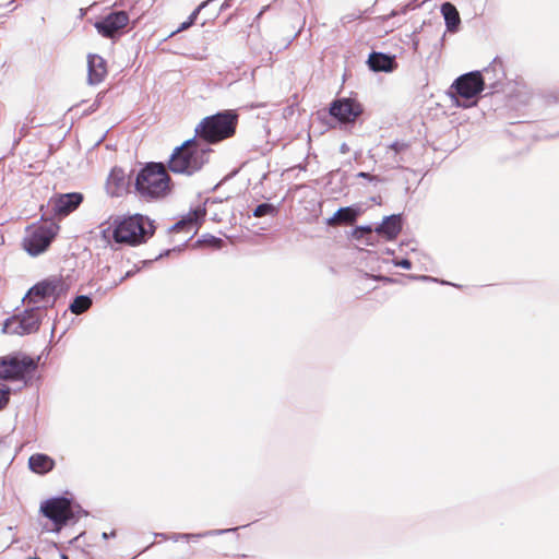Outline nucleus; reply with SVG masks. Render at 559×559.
Wrapping results in <instances>:
<instances>
[{"mask_svg":"<svg viewBox=\"0 0 559 559\" xmlns=\"http://www.w3.org/2000/svg\"><path fill=\"white\" fill-rule=\"evenodd\" d=\"M28 467L33 473L44 475L55 467V461L47 454L35 453L28 459Z\"/></svg>","mask_w":559,"mask_h":559,"instance_id":"6ab92c4d","label":"nucleus"},{"mask_svg":"<svg viewBox=\"0 0 559 559\" xmlns=\"http://www.w3.org/2000/svg\"><path fill=\"white\" fill-rule=\"evenodd\" d=\"M37 368V361L28 356H5L0 358V379L22 381Z\"/></svg>","mask_w":559,"mask_h":559,"instance_id":"9d476101","label":"nucleus"},{"mask_svg":"<svg viewBox=\"0 0 559 559\" xmlns=\"http://www.w3.org/2000/svg\"><path fill=\"white\" fill-rule=\"evenodd\" d=\"M134 191L143 201H159L171 193V179L163 163L145 164L135 175Z\"/></svg>","mask_w":559,"mask_h":559,"instance_id":"f257e3e1","label":"nucleus"},{"mask_svg":"<svg viewBox=\"0 0 559 559\" xmlns=\"http://www.w3.org/2000/svg\"><path fill=\"white\" fill-rule=\"evenodd\" d=\"M28 559H40V558H38V557H31V558H28Z\"/></svg>","mask_w":559,"mask_h":559,"instance_id":"37998d69","label":"nucleus"},{"mask_svg":"<svg viewBox=\"0 0 559 559\" xmlns=\"http://www.w3.org/2000/svg\"><path fill=\"white\" fill-rule=\"evenodd\" d=\"M361 112V105L352 98L334 100L330 107V115L341 122H353Z\"/></svg>","mask_w":559,"mask_h":559,"instance_id":"f8f14e48","label":"nucleus"},{"mask_svg":"<svg viewBox=\"0 0 559 559\" xmlns=\"http://www.w3.org/2000/svg\"><path fill=\"white\" fill-rule=\"evenodd\" d=\"M189 27H190V25L185 21V22H182V23L180 24V26H179L176 31H174V32L170 34V36H174V35H176V34H178V33H180V32H182V31H186V29H188Z\"/></svg>","mask_w":559,"mask_h":559,"instance_id":"f704fd0d","label":"nucleus"},{"mask_svg":"<svg viewBox=\"0 0 559 559\" xmlns=\"http://www.w3.org/2000/svg\"><path fill=\"white\" fill-rule=\"evenodd\" d=\"M83 199V194L80 192L57 194L50 199L49 205L53 214L67 216L81 205Z\"/></svg>","mask_w":559,"mask_h":559,"instance_id":"4468645a","label":"nucleus"},{"mask_svg":"<svg viewBox=\"0 0 559 559\" xmlns=\"http://www.w3.org/2000/svg\"><path fill=\"white\" fill-rule=\"evenodd\" d=\"M169 250H166L164 253H160L158 258H163L169 254Z\"/></svg>","mask_w":559,"mask_h":559,"instance_id":"ea45409f","label":"nucleus"},{"mask_svg":"<svg viewBox=\"0 0 559 559\" xmlns=\"http://www.w3.org/2000/svg\"><path fill=\"white\" fill-rule=\"evenodd\" d=\"M92 306L91 297L86 295L78 296L70 305L69 309L74 314H82L87 311Z\"/></svg>","mask_w":559,"mask_h":559,"instance_id":"393cba45","label":"nucleus"},{"mask_svg":"<svg viewBox=\"0 0 559 559\" xmlns=\"http://www.w3.org/2000/svg\"><path fill=\"white\" fill-rule=\"evenodd\" d=\"M372 231V228L370 226H359L355 230V235L357 237L362 236L364 234H370Z\"/></svg>","mask_w":559,"mask_h":559,"instance_id":"2f4dec72","label":"nucleus"},{"mask_svg":"<svg viewBox=\"0 0 559 559\" xmlns=\"http://www.w3.org/2000/svg\"><path fill=\"white\" fill-rule=\"evenodd\" d=\"M238 116L231 110L218 112L213 116L205 117L195 127V139H200L205 147L211 144L221 142L235 134Z\"/></svg>","mask_w":559,"mask_h":559,"instance_id":"20e7f679","label":"nucleus"},{"mask_svg":"<svg viewBox=\"0 0 559 559\" xmlns=\"http://www.w3.org/2000/svg\"><path fill=\"white\" fill-rule=\"evenodd\" d=\"M212 150L200 139H189L177 146L168 160V169L174 174L192 176L209 163Z\"/></svg>","mask_w":559,"mask_h":559,"instance_id":"f03ea898","label":"nucleus"},{"mask_svg":"<svg viewBox=\"0 0 559 559\" xmlns=\"http://www.w3.org/2000/svg\"><path fill=\"white\" fill-rule=\"evenodd\" d=\"M485 88L486 79L483 78L481 72L472 71L455 79L450 86L449 94L456 107L468 108L476 105L475 100H469Z\"/></svg>","mask_w":559,"mask_h":559,"instance_id":"423d86ee","label":"nucleus"},{"mask_svg":"<svg viewBox=\"0 0 559 559\" xmlns=\"http://www.w3.org/2000/svg\"><path fill=\"white\" fill-rule=\"evenodd\" d=\"M130 183L122 168L114 167L107 178L106 190L111 197L121 195Z\"/></svg>","mask_w":559,"mask_h":559,"instance_id":"2eb2a0df","label":"nucleus"},{"mask_svg":"<svg viewBox=\"0 0 559 559\" xmlns=\"http://www.w3.org/2000/svg\"><path fill=\"white\" fill-rule=\"evenodd\" d=\"M45 316L43 306H26L24 311L4 321L2 332L19 336L35 333L38 331Z\"/></svg>","mask_w":559,"mask_h":559,"instance_id":"6e6552de","label":"nucleus"},{"mask_svg":"<svg viewBox=\"0 0 559 559\" xmlns=\"http://www.w3.org/2000/svg\"><path fill=\"white\" fill-rule=\"evenodd\" d=\"M156 536H160V537H163V538H166V535H165V534H163V533L156 534Z\"/></svg>","mask_w":559,"mask_h":559,"instance_id":"a19ab883","label":"nucleus"},{"mask_svg":"<svg viewBox=\"0 0 559 559\" xmlns=\"http://www.w3.org/2000/svg\"><path fill=\"white\" fill-rule=\"evenodd\" d=\"M87 81L91 85H97L104 81L107 75L106 61L99 55H88L87 57Z\"/></svg>","mask_w":559,"mask_h":559,"instance_id":"dca6fc26","label":"nucleus"},{"mask_svg":"<svg viewBox=\"0 0 559 559\" xmlns=\"http://www.w3.org/2000/svg\"><path fill=\"white\" fill-rule=\"evenodd\" d=\"M408 277L413 278V280H420V281H431V282H436L437 281L436 278H433L431 276H428V275H419V276L409 275Z\"/></svg>","mask_w":559,"mask_h":559,"instance_id":"c9c22d12","label":"nucleus"},{"mask_svg":"<svg viewBox=\"0 0 559 559\" xmlns=\"http://www.w3.org/2000/svg\"><path fill=\"white\" fill-rule=\"evenodd\" d=\"M128 24L129 15L126 11H114L97 20L94 27L100 36L115 39L122 34Z\"/></svg>","mask_w":559,"mask_h":559,"instance_id":"9b49d317","label":"nucleus"},{"mask_svg":"<svg viewBox=\"0 0 559 559\" xmlns=\"http://www.w3.org/2000/svg\"><path fill=\"white\" fill-rule=\"evenodd\" d=\"M61 559H68V557L66 555H62Z\"/></svg>","mask_w":559,"mask_h":559,"instance_id":"79ce46f5","label":"nucleus"},{"mask_svg":"<svg viewBox=\"0 0 559 559\" xmlns=\"http://www.w3.org/2000/svg\"><path fill=\"white\" fill-rule=\"evenodd\" d=\"M10 389L0 384V409H2L9 402Z\"/></svg>","mask_w":559,"mask_h":559,"instance_id":"bb28decb","label":"nucleus"},{"mask_svg":"<svg viewBox=\"0 0 559 559\" xmlns=\"http://www.w3.org/2000/svg\"><path fill=\"white\" fill-rule=\"evenodd\" d=\"M393 264L405 270H409L412 267V262L408 259L393 260Z\"/></svg>","mask_w":559,"mask_h":559,"instance_id":"7c9ffc66","label":"nucleus"},{"mask_svg":"<svg viewBox=\"0 0 559 559\" xmlns=\"http://www.w3.org/2000/svg\"><path fill=\"white\" fill-rule=\"evenodd\" d=\"M357 177L358 178H364V179H367L369 180L370 182H382L383 179L380 178L379 176H374V175H371L369 173H365V171H360L357 174Z\"/></svg>","mask_w":559,"mask_h":559,"instance_id":"c85d7f7f","label":"nucleus"},{"mask_svg":"<svg viewBox=\"0 0 559 559\" xmlns=\"http://www.w3.org/2000/svg\"><path fill=\"white\" fill-rule=\"evenodd\" d=\"M360 214V210L355 206H346L338 209L332 217L326 221V224L330 226L333 225H348L353 224L358 215Z\"/></svg>","mask_w":559,"mask_h":559,"instance_id":"aec40b11","label":"nucleus"},{"mask_svg":"<svg viewBox=\"0 0 559 559\" xmlns=\"http://www.w3.org/2000/svg\"><path fill=\"white\" fill-rule=\"evenodd\" d=\"M112 225L116 243L136 246L145 242L155 231L153 222L141 214L118 216Z\"/></svg>","mask_w":559,"mask_h":559,"instance_id":"7ed1b4c3","label":"nucleus"},{"mask_svg":"<svg viewBox=\"0 0 559 559\" xmlns=\"http://www.w3.org/2000/svg\"><path fill=\"white\" fill-rule=\"evenodd\" d=\"M409 144L404 141H395L385 146L383 154L384 166L389 169H400L408 162Z\"/></svg>","mask_w":559,"mask_h":559,"instance_id":"ddd939ff","label":"nucleus"},{"mask_svg":"<svg viewBox=\"0 0 559 559\" xmlns=\"http://www.w3.org/2000/svg\"><path fill=\"white\" fill-rule=\"evenodd\" d=\"M136 272H138V270L128 271L118 282H115L114 286L120 285L124 280L133 276Z\"/></svg>","mask_w":559,"mask_h":559,"instance_id":"473e14b6","label":"nucleus"},{"mask_svg":"<svg viewBox=\"0 0 559 559\" xmlns=\"http://www.w3.org/2000/svg\"><path fill=\"white\" fill-rule=\"evenodd\" d=\"M441 13L445 21V26L449 32H456L461 23L459 11L451 2L441 4Z\"/></svg>","mask_w":559,"mask_h":559,"instance_id":"5701e85b","label":"nucleus"},{"mask_svg":"<svg viewBox=\"0 0 559 559\" xmlns=\"http://www.w3.org/2000/svg\"><path fill=\"white\" fill-rule=\"evenodd\" d=\"M40 512L52 523L50 532H60L63 526L74 523L87 512L78 503L66 497H53L40 504Z\"/></svg>","mask_w":559,"mask_h":559,"instance_id":"39448f33","label":"nucleus"},{"mask_svg":"<svg viewBox=\"0 0 559 559\" xmlns=\"http://www.w3.org/2000/svg\"><path fill=\"white\" fill-rule=\"evenodd\" d=\"M190 26H192L194 24V21H192L191 17H188V20L186 21Z\"/></svg>","mask_w":559,"mask_h":559,"instance_id":"58836bf2","label":"nucleus"},{"mask_svg":"<svg viewBox=\"0 0 559 559\" xmlns=\"http://www.w3.org/2000/svg\"><path fill=\"white\" fill-rule=\"evenodd\" d=\"M58 229L55 223L28 227L23 240L24 249L33 257L43 253L56 237Z\"/></svg>","mask_w":559,"mask_h":559,"instance_id":"1a4fd4ad","label":"nucleus"},{"mask_svg":"<svg viewBox=\"0 0 559 559\" xmlns=\"http://www.w3.org/2000/svg\"><path fill=\"white\" fill-rule=\"evenodd\" d=\"M483 78L486 79V86L492 92H497L500 88V79L503 76L502 66L496 60L481 73Z\"/></svg>","mask_w":559,"mask_h":559,"instance_id":"412c9836","label":"nucleus"},{"mask_svg":"<svg viewBox=\"0 0 559 559\" xmlns=\"http://www.w3.org/2000/svg\"><path fill=\"white\" fill-rule=\"evenodd\" d=\"M209 242H211V243H213L215 246H218L219 243H222V239L216 238L214 236H210Z\"/></svg>","mask_w":559,"mask_h":559,"instance_id":"e433bc0d","label":"nucleus"},{"mask_svg":"<svg viewBox=\"0 0 559 559\" xmlns=\"http://www.w3.org/2000/svg\"><path fill=\"white\" fill-rule=\"evenodd\" d=\"M205 215L204 210H195L187 215V217L182 218L181 221L177 222L175 225H173L171 230L174 231H181L185 230L186 233H192L197 230L198 227V219L200 217H203Z\"/></svg>","mask_w":559,"mask_h":559,"instance_id":"4be33fe9","label":"nucleus"},{"mask_svg":"<svg viewBox=\"0 0 559 559\" xmlns=\"http://www.w3.org/2000/svg\"><path fill=\"white\" fill-rule=\"evenodd\" d=\"M237 530H238V527L226 528V530H211V531H206V532H203V533H197V534H193V533H174L173 535L169 536V538L173 542L191 540V539H197V538L206 537V536L224 535L226 533L235 532Z\"/></svg>","mask_w":559,"mask_h":559,"instance_id":"b1692460","label":"nucleus"},{"mask_svg":"<svg viewBox=\"0 0 559 559\" xmlns=\"http://www.w3.org/2000/svg\"><path fill=\"white\" fill-rule=\"evenodd\" d=\"M402 230V216L400 214H393L385 216L381 224H379L374 231L383 236L388 240H393Z\"/></svg>","mask_w":559,"mask_h":559,"instance_id":"f3484780","label":"nucleus"},{"mask_svg":"<svg viewBox=\"0 0 559 559\" xmlns=\"http://www.w3.org/2000/svg\"><path fill=\"white\" fill-rule=\"evenodd\" d=\"M276 213V209L273 204L271 203H262V204H259L254 211H253V215L255 217H263L265 215H273Z\"/></svg>","mask_w":559,"mask_h":559,"instance_id":"a878e982","label":"nucleus"},{"mask_svg":"<svg viewBox=\"0 0 559 559\" xmlns=\"http://www.w3.org/2000/svg\"><path fill=\"white\" fill-rule=\"evenodd\" d=\"M206 5V2L201 3L197 9L193 10V12L189 15V17L192 19V21L195 22L200 11Z\"/></svg>","mask_w":559,"mask_h":559,"instance_id":"72a5a7b5","label":"nucleus"},{"mask_svg":"<svg viewBox=\"0 0 559 559\" xmlns=\"http://www.w3.org/2000/svg\"><path fill=\"white\" fill-rule=\"evenodd\" d=\"M368 66L374 72H392L396 68V62L394 56L371 52L368 58Z\"/></svg>","mask_w":559,"mask_h":559,"instance_id":"a211bd4d","label":"nucleus"},{"mask_svg":"<svg viewBox=\"0 0 559 559\" xmlns=\"http://www.w3.org/2000/svg\"><path fill=\"white\" fill-rule=\"evenodd\" d=\"M115 535H116L115 531H112L110 534L103 533V538L107 539V538H109V536H115Z\"/></svg>","mask_w":559,"mask_h":559,"instance_id":"4c0bfd02","label":"nucleus"},{"mask_svg":"<svg viewBox=\"0 0 559 559\" xmlns=\"http://www.w3.org/2000/svg\"><path fill=\"white\" fill-rule=\"evenodd\" d=\"M102 238L107 243L110 245L111 239L114 240V227H107L102 230Z\"/></svg>","mask_w":559,"mask_h":559,"instance_id":"c756f323","label":"nucleus"},{"mask_svg":"<svg viewBox=\"0 0 559 559\" xmlns=\"http://www.w3.org/2000/svg\"><path fill=\"white\" fill-rule=\"evenodd\" d=\"M67 290L66 284L61 278L51 277L44 280L29 288L23 298L25 306H43L44 312L53 307L57 299Z\"/></svg>","mask_w":559,"mask_h":559,"instance_id":"0eeeda50","label":"nucleus"},{"mask_svg":"<svg viewBox=\"0 0 559 559\" xmlns=\"http://www.w3.org/2000/svg\"><path fill=\"white\" fill-rule=\"evenodd\" d=\"M545 100L547 104H559V88L549 91L545 95Z\"/></svg>","mask_w":559,"mask_h":559,"instance_id":"cd10ccee","label":"nucleus"}]
</instances>
